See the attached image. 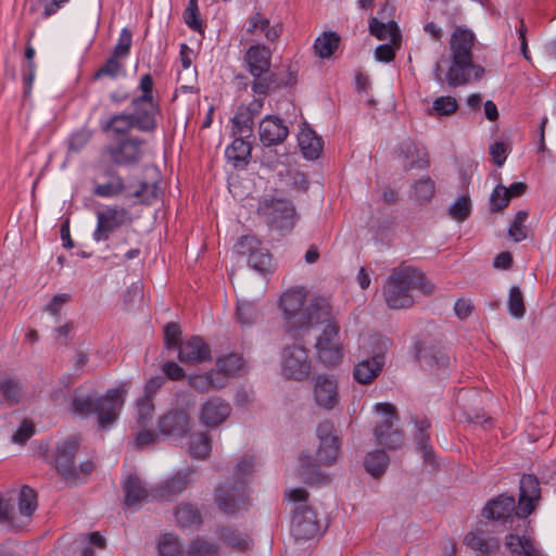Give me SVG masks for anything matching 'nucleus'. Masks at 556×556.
<instances>
[{
  "mask_svg": "<svg viewBox=\"0 0 556 556\" xmlns=\"http://www.w3.org/2000/svg\"><path fill=\"white\" fill-rule=\"evenodd\" d=\"M235 250L238 254L248 255V263L253 269L260 273L269 269L271 256L255 237L242 236L235 244Z\"/></svg>",
  "mask_w": 556,
  "mask_h": 556,
  "instance_id": "17",
  "label": "nucleus"
},
{
  "mask_svg": "<svg viewBox=\"0 0 556 556\" xmlns=\"http://www.w3.org/2000/svg\"><path fill=\"white\" fill-rule=\"evenodd\" d=\"M77 448L78 441L75 438H70L56 446L54 464L65 479L78 478V470L74 463Z\"/></svg>",
  "mask_w": 556,
  "mask_h": 556,
  "instance_id": "20",
  "label": "nucleus"
},
{
  "mask_svg": "<svg viewBox=\"0 0 556 556\" xmlns=\"http://www.w3.org/2000/svg\"><path fill=\"white\" fill-rule=\"evenodd\" d=\"M254 469V458L244 455L233 469L232 481L222 483L215 490V503L225 514H237L247 508V482Z\"/></svg>",
  "mask_w": 556,
  "mask_h": 556,
  "instance_id": "5",
  "label": "nucleus"
},
{
  "mask_svg": "<svg viewBox=\"0 0 556 556\" xmlns=\"http://www.w3.org/2000/svg\"><path fill=\"white\" fill-rule=\"evenodd\" d=\"M528 217V211H518L514 220L509 225L508 235L515 242H520L527 238L526 223Z\"/></svg>",
  "mask_w": 556,
  "mask_h": 556,
  "instance_id": "53",
  "label": "nucleus"
},
{
  "mask_svg": "<svg viewBox=\"0 0 556 556\" xmlns=\"http://www.w3.org/2000/svg\"><path fill=\"white\" fill-rule=\"evenodd\" d=\"M281 370L285 377L303 380L309 376L312 362L307 349L300 343L286 346L281 357Z\"/></svg>",
  "mask_w": 556,
  "mask_h": 556,
  "instance_id": "12",
  "label": "nucleus"
},
{
  "mask_svg": "<svg viewBox=\"0 0 556 556\" xmlns=\"http://www.w3.org/2000/svg\"><path fill=\"white\" fill-rule=\"evenodd\" d=\"M258 29L262 30L265 35V38L269 41H275L278 39L282 33V26L280 23L270 25V22L267 17L263 16L260 13V25Z\"/></svg>",
  "mask_w": 556,
  "mask_h": 556,
  "instance_id": "63",
  "label": "nucleus"
},
{
  "mask_svg": "<svg viewBox=\"0 0 556 556\" xmlns=\"http://www.w3.org/2000/svg\"><path fill=\"white\" fill-rule=\"evenodd\" d=\"M516 510L515 497L501 494L485 504L482 509V516L486 519L506 520L514 513L516 514Z\"/></svg>",
  "mask_w": 556,
  "mask_h": 556,
  "instance_id": "27",
  "label": "nucleus"
},
{
  "mask_svg": "<svg viewBox=\"0 0 556 556\" xmlns=\"http://www.w3.org/2000/svg\"><path fill=\"white\" fill-rule=\"evenodd\" d=\"M470 213H471L470 201L465 195L458 197L454 201V203L448 207V215L458 222H463L466 218H468Z\"/></svg>",
  "mask_w": 556,
  "mask_h": 556,
  "instance_id": "56",
  "label": "nucleus"
},
{
  "mask_svg": "<svg viewBox=\"0 0 556 556\" xmlns=\"http://www.w3.org/2000/svg\"><path fill=\"white\" fill-rule=\"evenodd\" d=\"M420 363L432 370H445L450 366V356L442 348L429 346L418 352Z\"/></svg>",
  "mask_w": 556,
  "mask_h": 556,
  "instance_id": "33",
  "label": "nucleus"
},
{
  "mask_svg": "<svg viewBox=\"0 0 556 556\" xmlns=\"http://www.w3.org/2000/svg\"><path fill=\"white\" fill-rule=\"evenodd\" d=\"M433 287L427 282L425 275L410 266H400L392 270L383 285L387 305L392 309L408 308L414 303V290L432 292Z\"/></svg>",
  "mask_w": 556,
  "mask_h": 556,
  "instance_id": "3",
  "label": "nucleus"
},
{
  "mask_svg": "<svg viewBox=\"0 0 556 556\" xmlns=\"http://www.w3.org/2000/svg\"><path fill=\"white\" fill-rule=\"evenodd\" d=\"M217 534L225 544L239 552H245L250 546L248 534L238 529L223 527L217 530Z\"/></svg>",
  "mask_w": 556,
  "mask_h": 556,
  "instance_id": "41",
  "label": "nucleus"
},
{
  "mask_svg": "<svg viewBox=\"0 0 556 556\" xmlns=\"http://www.w3.org/2000/svg\"><path fill=\"white\" fill-rule=\"evenodd\" d=\"M505 546L514 555L543 556L541 551L526 535L508 534L505 539Z\"/></svg>",
  "mask_w": 556,
  "mask_h": 556,
  "instance_id": "37",
  "label": "nucleus"
},
{
  "mask_svg": "<svg viewBox=\"0 0 556 556\" xmlns=\"http://www.w3.org/2000/svg\"><path fill=\"white\" fill-rule=\"evenodd\" d=\"M17 509L22 517L30 518L37 509V494L28 485H23L17 497Z\"/></svg>",
  "mask_w": 556,
  "mask_h": 556,
  "instance_id": "48",
  "label": "nucleus"
},
{
  "mask_svg": "<svg viewBox=\"0 0 556 556\" xmlns=\"http://www.w3.org/2000/svg\"><path fill=\"white\" fill-rule=\"evenodd\" d=\"M176 350L182 363L197 364L211 359L210 346L198 336L180 341Z\"/></svg>",
  "mask_w": 556,
  "mask_h": 556,
  "instance_id": "22",
  "label": "nucleus"
},
{
  "mask_svg": "<svg viewBox=\"0 0 556 556\" xmlns=\"http://www.w3.org/2000/svg\"><path fill=\"white\" fill-rule=\"evenodd\" d=\"M268 226L278 231H290L296 222L293 204L285 199L265 200L258 207Z\"/></svg>",
  "mask_w": 556,
  "mask_h": 556,
  "instance_id": "9",
  "label": "nucleus"
},
{
  "mask_svg": "<svg viewBox=\"0 0 556 556\" xmlns=\"http://www.w3.org/2000/svg\"><path fill=\"white\" fill-rule=\"evenodd\" d=\"M217 546L202 538L193 540L188 548V556H217Z\"/></svg>",
  "mask_w": 556,
  "mask_h": 556,
  "instance_id": "55",
  "label": "nucleus"
},
{
  "mask_svg": "<svg viewBox=\"0 0 556 556\" xmlns=\"http://www.w3.org/2000/svg\"><path fill=\"white\" fill-rule=\"evenodd\" d=\"M231 122L233 135H239L241 137L251 136L254 125L252 114L240 110L235 114Z\"/></svg>",
  "mask_w": 556,
  "mask_h": 556,
  "instance_id": "51",
  "label": "nucleus"
},
{
  "mask_svg": "<svg viewBox=\"0 0 556 556\" xmlns=\"http://www.w3.org/2000/svg\"><path fill=\"white\" fill-rule=\"evenodd\" d=\"M127 211L116 206H108L97 212V226L92 232L94 242L108 241L111 235L116 231L125 222Z\"/></svg>",
  "mask_w": 556,
  "mask_h": 556,
  "instance_id": "18",
  "label": "nucleus"
},
{
  "mask_svg": "<svg viewBox=\"0 0 556 556\" xmlns=\"http://www.w3.org/2000/svg\"><path fill=\"white\" fill-rule=\"evenodd\" d=\"M316 434L319 441L315 458L309 454H301L299 473L306 483L319 484L328 480L319 467L321 465H331L336 462L340 451V440L336 434L331 422L318 425Z\"/></svg>",
  "mask_w": 556,
  "mask_h": 556,
  "instance_id": "2",
  "label": "nucleus"
},
{
  "mask_svg": "<svg viewBox=\"0 0 556 556\" xmlns=\"http://www.w3.org/2000/svg\"><path fill=\"white\" fill-rule=\"evenodd\" d=\"M110 181L98 184L94 187V195L109 199L114 198L129 189L119 174L113 172L110 174Z\"/></svg>",
  "mask_w": 556,
  "mask_h": 556,
  "instance_id": "42",
  "label": "nucleus"
},
{
  "mask_svg": "<svg viewBox=\"0 0 556 556\" xmlns=\"http://www.w3.org/2000/svg\"><path fill=\"white\" fill-rule=\"evenodd\" d=\"M119 59L121 58L111 54L104 64L94 73L93 79L98 80L103 77L116 79L121 76H125L126 72Z\"/></svg>",
  "mask_w": 556,
  "mask_h": 556,
  "instance_id": "50",
  "label": "nucleus"
},
{
  "mask_svg": "<svg viewBox=\"0 0 556 556\" xmlns=\"http://www.w3.org/2000/svg\"><path fill=\"white\" fill-rule=\"evenodd\" d=\"M399 156L402 157V164L405 169L426 168L429 166L427 152L419 148L410 139L403 140L399 148Z\"/></svg>",
  "mask_w": 556,
  "mask_h": 556,
  "instance_id": "28",
  "label": "nucleus"
},
{
  "mask_svg": "<svg viewBox=\"0 0 556 556\" xmlns=\"http://www.w3.org/2000/svg\"><path fill=\"white\" fill-rule=\"evenodd\" d=\"M465 544L477 552L479 556H489L498 547V541L494 538H486L480 529L467 533Z\"/></svg>",
  "mask_w": 556,
  "mask_h": 556,
  "instance_id": "35",
  "label": "nucleus"
},
{
  "mask_svg": "<svg viewBox=\"0 0 556 556\" xmlns=\"http://www.w3.org/2000/svg\"><path fill=\"white\" fill-rule=\"evenodd\" d=\"M131 42V31L127 27H124L119 33L117 43L115 45L112 54L121 59L126 58L129 54Z\"/></svg>",
  "mask_w": 556,
  "mask_h": 556,
  "instance_id": "59",
  "label": "nucleus"
},
{
  "mask_svg": "<svg viewBox=\"0 0 556 556\" xmlns=\"http://www.w3.org/2000/svg\"><path fill=\"white\" fill-rule=\"evenodd\" d=\"M369 33L379 40L389 39L392 43L401 38L399 26L394 21L384 23L377 17L369 20Z\"/></svg>",
  "mask_w": 556,
  "mask_h": 556,
  "instance_id": "39",
  "label": "nucleus"
},
{
  "mask_svg": "<svg viewBox=\"0 0 556 556\" xmlns=\"http://www.w3.org/2000/svg\"><path fill=\"white\" fill-rule=\"evenodd\" d=\"M225 156L236 168H245L251 157V146L240 136L226 148Z\"/></svg>",
  "mask_w": 556,
  "mask_h": 556,
  "instance_id": "32",
  "label": "nucleus"
},
{
  "mask_svg": "<svg viewBox=\"0 0 556 556\" xmlns=\"http://www.w3.org/2000/svg\"><path fill=\"white\" fill-rule=\"evenodd\" d=\"M124 503L127 507H134L148 496V490L137 476L128 477L123 484Z\"/></svg>",
  "mask_w": 556,
  "mask_h": 556,
  "instance_id": "38",
  "label": "nucleus"
},
{
  "mask_svg": "<svg viewBox=\"0 0 556 556\" xmlns=\"http://www.w3.org/2000/svg\"><path fill=\"white\" fill-rule=\"evenodd\" d=\"M491 208L493 211H501L508 204L506 188L498 185L494 188L490 197Z\"/></svg>",
  "mask_w": 556,
  "mask_h": 556,
  "instance_id": "64",
  "label": "nucleus"
},
{
  "mask_svg": "<svg viewBox=\"0 0 556 556\" xmlns=\"http://www.w3.org/2000/svg\"><path fill=\"white\" fill-rule=\"evenodd\" d=\"M258 301L237 299L236 320L244 330L251 328L260 317Z\"/></svg>",
  "mask_w": 556,
  "mask_h": 556,
  "instance_id": "36",
  "label": "nucleus"
},
{
  "mask_svg": "<svg viewBox=\"0 0 556 556\" xmlns=\"http://www.w3.org/2000/svg\"><path fill=\"white\" fill-rule=\"evenodd\" d=\"M475 35L472 31L457 27L451 35V59H472Z\"/></svg>",
  "mask_w": 556,
  "mask_h": 556,
  "instance_id": "29",
  "label": "nucleus"
},
{
  "mask_svg": "<svg viewBox=\"0 0 556 556\" xmlns=\"http://www.w3.org/2000/svg\"><path fill=\"white\" fill-rule=\"evenodd\" d=\"M231 404L219 397H207L199 408L198 418L200 424L207 429H216L224 424L231 415Z\"/></svg>",
  "mask_w": 556,
  "mask_h": 556,
  "instance_id": "14",
  "label": "nucleus"
},
{
  "mask_svg": "<svg viewBox=\"0 0 556 556\" xmlns=\"http://www.w3.org/2000/svg\"><path fill=\"white\" fill-rule=\"evenodd\" d=\"M313 393L316 405L323 409H332L339 403L338 383L331 376L318 375Z\"/></svg>",
  "mask_w": 556,
  "mask_h": 556,
  "instance_id": "21",
  "label": "nucleus"
},
{
  "mask_svg": "<svg viewBox=\"0 0 556 556\" xmlns=\"http://www.w3.org/2000/svg\"><path fill=\"white\" fill-rule=\"evenodd\" d=\"M175 518L180 528L193 529L202 522L197 507L191 504H181L175 510Z\"/></svg>",
  "mask_w": 556,
  "mask_h": 556,
  "instance_id": "43",
  "label": "nucleus"
},
{
  "mask_svg": "<svg viewBox=\"0 0 556 556\" xmlns=\"http://www.w3.org/2000/svg\"><path fill=\"white\" fill-rule=\"evenodd\" d=\"M307 291L304 287H295L285 291L279 298V308L282 312L283 328L290 339L298 340L311 328L328 318L330 301L326 298L315 296L307 301Z\"/></svg>",
  "mask_w": 556,
  "mask_h": 556,
  "instance_id": "1",
  "label": "nucleus"
},
{
  "mask_svg": "<svg viewBox=\"0 0 556 556\" xmlns=\"http://www.w3.org/2000/svg\"><path fill=\"white\" fill-rule=\"evenodd\" d=\"M132 110L134 112L129 114L119 113L111 116L105 123L102 124V129L104 131L112 130L115 135H126L134 127L144 132L153 131L154 129H146L140 127V114L138 108H132Z\"/></svg>",
  "mask_w": 556,
  "mask_h": 556,
  "instance_id": "26",
  "label": "nucleus"
},
{
  "mask_svg": "<svg viewBox=\"0 0 556 556\" xmlns=\"http://www.w3.org/2000/svg\"><path fill=\"white\" fill-rule=\"evenodd\" d=\"M212 451L211 439L204 432H194L188 438V452L193 458H205Z\"/></svg>",
  "mask_w": 556,
  "mask_h": 556,
  "instance_id": "45",
  "label": "nucleus"
},
{
  "mask_svg": "<svg viewBox=\"0 0 556 556\" xmlns=\"http://www.w3.org/2000/svg\"><path fill=\"white\" fill-rule=\"evenodd\" d=\"M68 0H30L29 12L35 13L43 2L42 18L54 15Z\"/></svg>",
  "mask_w": 556,
  "mask_h": 556,
  "instance_id": "57",
  "label": "nucleus"
},
{
  "mask_svg": "<svg viewBox=\"0 0 556 556\" xmlns=\"http://www.w3.org/2000/svg\"><path fill=\"white\" fill-rule=\"evenodd\" d=\"M383 365L384 357L381 354L365 358L355 365L353 371L354 379L362 384H367L380 374Z\"/></svg>",
  "mask_w": 556,
  "mask_h": 556,
  "instance_id": "30",
  "label": "nucleus"
},
{
  "mask_svg": "<svg viewBox=\"0 0 556 556\" xmlns=\"http://www.w3.org/2000/svg\"><path fill=\"white\" fill-rule=\"evenodd\" d=\"M146 141L139 137H127L108 144L103 155L116 166L130 167L137 165L143 155Z\"/></svg>",
  "mask_w": 556,
  "mask_h": 556,
  "instance_id": "10",
  "label": "nucleus"
},
{
  "mask_svg": "<svg viewBox=\"0 0 556 556\" xmlns=\"http://www.w3.org/2000/svg\"><path fill=\"white\" fill-rule=\"evenodd\" d=\"M0 392L11 403H17L21 395V386L10 378L0 379Z\"/></svg>",
  "mask_w": 556,
  "mask_h": 556,
  "instance_id": "61",
  "label": "nucleus"
},
{
  "mask_svg": "<svg viewBox=\"0 0 556 556\" xmlns=\"http://www.w3.org/2000/svg\"><path fill=\"white\" fill-rule=\"evenodd\" d=\"M541 498V488L533 475H523L519 482V498L516 515L526 518L536 508Z\"/></svg>",
  "mask_w": 556,
  "mask_h": 556,
  "instance_id": "19",
  "label": "nucleus"
},
{
  "mask_svg": "<svg viewBox=\"0 0 556 556\" xmlns=\"http://www.w3.org/2000/svg\"><path fill=\"white\" fill-rule=\"evenodd\" d=\"M188 383L191 388L201 393L208 392L214 389H220L226 386L227 379L220 376L219 371L212 369L206 372L190 375Z\"/></svg>",
  "mask_w": 556,
  "mask_h": 556,
  "instance_id": "31",
  "label": "nucleus"
},
{
  "mask_svg": "<svg viewBox=\"0 0 556 556\" xmlns=\"http://www.w3.org/2000/svg\"><path fill=\"white\" fill-rule=\"evenodd\" d=\"M458 108L456 99L452 96H442L437 98L432 103V109L439 115H450Z\"/></svg>",
  "mask_w": 556,
  "mask_h": 556,
  "instance_id": "60",
  "label": "nucleus"
},
{
  "mask_svg": "<svg viewBox=\"0 0 556 556\" xmlns=\"http://www.w3.org/2000/svg\"><path fill=\"white\" fill-rule=\"evenodd\" d=\"M128 389V383L123 382L116 388L109 389L103 396L96 400L90 396H75L71 403V410L86 417L92 412L93 407L98 417L99 429L106 430L117 420Z\"/></svg>",
  "mask_w": 556,
  "mask_h": 556,
  "instance_id": "4",
  "label": "nucleus"
},
{
  "mask_svg": "<svg viewBox=\"0 0 556 556\" xmlns=\"http://www.w3.org/2000/svg\"><path fill=\"white\" fill-rule=\"evenodd\" d=\"M340 37L334 31H325L314 42L315 53L321 58H330L337 50Z\"/></svg>",
  "mask_w": 556,
  "mask_h": 556,
  "instance_id": "46",
  "label": "nucleus"
},
{
  "mask_svg": "<svg viewBox=\"0 0 556 556\" xmlns=\"http://www.w3.org/2000/svg\"><path fill=\"white\" fill-rule=\"evenodd\" d=\"M157 192L159 188L156 184L142 181L137 189L128 191L125 197L134 199L135 203L150 205L157 199Z\"/></svg>",
  "mask_w": 556,
  "mask_h": 556,
  "instance_id": "49",
  "label": "nucleus"
},
{
  "mask_svg": "<svg viewBox=\"0 0 556 556\" xmlns=\"http://www.w3.org/2000/svg\"><path fill=\"white\" fill-rule=\"evenodd\" d=\"M374 410L381 417L375 428L377 443L390 450L401 447L404 442V434L396 425L399 418L394 405L388 402H379L375 404Z\"/></svg>",
  "mask_w": 556,
  "mask_h": 556,
  "instance_id": "7",
  "label": "nucleus"
},
{
  "mask_svg": "<svg viewBox=\"0 0 556 556\" xmlns=\"http://www.w3.org/2000/svg\"><path fill=\"white\" fill-rule=\"evenodd\" d=\"M154 410L155 407L151 399L140 397L136 401L131 428L135 431L134 444L138 448L156 442Z\"/></svg>",
  "mask_w": 556,
  "mask_h": 556,
  "instance_id": "8",
  "label": "nucleus"
},
{
  "mask_svg": "<svg viewBox=\"0 0 556 556\" xmlns=\"http://www.w3.org/2000/svg\"><path fill=\"white\" fill-rule=\"evenodd\" d=\"M327 317L319 323L324 328L316 338L315 350L318 362L330 367L340 364L344 354L340 338V326L332 314V307L328 309Z\"/></svg>",
  "mask_w": 556,
  "mask_h": 556,
  "instance_id": "6",
  "label": "nucleus"
},
{
  "mask_svg": "<svg viewBox=\"0 0 556 556\" xmlns=\"http://www.w3.org/2000/svg\"><path fill=\"white\" fill-rule=\"evenodd\" d=\"M299 147L306 160H316L323 151V141L311 128H303L298 136Z\"/></svg>",
  "mask_w": 556,
  "mask_h": 556,
  "instance_id": "34",
  "label": "nucleus"
},
{
  "mask_svg": "<svg viewBox=\"0 0 556 556\" xmlns=\"http://www.w3.org/2000/svg\"><path fill=\"white\" fill-rule=\"evenodd\" d=\"M508 313L516 319H520L526 314V307L523 304L522 293L520 288L517 286H513L509 289L508 300H507Z\"/></svg>",
  "mask_w": 556,
  "mask_h": 556,
  "instance_id": "54",
  "label": "nucleus"
},
{
  "mask_svg": "<svg viewBox=\"0 0 556 556\" xmlns=\"http://www.w3.org/2000/svg\"><path fill=\"white\" fill-rule=\"evenodd\" d=\"M270 60L271 52L264 45H253L244 54L247 70L253 77H257L261 74H269Z\"/></svg>",
  "mask_w": 556,
  "mask_h": 556,
  "instance_id": "24",
  "label": "nucleus"
},
{
  "mask_svg": "<svg viewBox=\"0 0 556 556\" xmlns=\"http://www.w3.org/2000/svg\"><path fill=\"white\" fill-rule=\"evenodd\" d=\"M389 455L383 450H376L366 454L364 467L372 477L382 475L389 465Z\"/></svg>",
  "mask_w": 556,
  "mask_h": 556,
  "instance_id": "44",
  "label": "nucleus"
},
{
  "mask_svg": "<svg viewBox=\"0 0 556 556\" xmlns=\"http://www.w3.org/2000/svg\"><path fill=\"white\" fill-rule=\"evenodd\" d=\"M92 131L86 127L73 131L68 138V149L73 152L80 151L91 139Z\"/></svg>",
  "mask_w": 556,
  "mask_h": 556,
  "instance_id": "58",
  "label": "nucleus"
},
{
  "mask_svg": "<svg viewBox=\"0 0 556 556\" xmlns=\"http://www.w3.org/2000/svg\"><path fill=\"white\" fill-rule=\"evenodd\" d=\"M435 192V184L430 177L417 180L410 189V198L420 204L429 203Z\"/></svg>",
  "mask_w": 556,
  "mask_h": 556,
  "instance_id": "47",
  "label": "nucleus"
},
{
  "mask_svg": "<svg viewBox=\"0 0 556 556\" xmlns=\"http://www.w3.org/2000/svg\"><path fill=\"white\" fill-rule=\"evenodd\" d=\"M138 89L142 94L131 100V106L138 108L140 127L146 129L156 128V115L160 113V105L153 98V79L150 74L140 78Z\"/></svg>",
  "mask_w": 556,
  "mask_h": 556,
  "instance_id": "11",
  "label": "nucleus"
},
{
  "mask_svg": "<svg viewBox=\"0 0 556 556\" xmlns=\"http://www.w3.org/2000/svg\"><path fill=\"white\" fill-rule=\"evenodd\" d=\"M217 371L220 376H237L245 371L247 365L241 355L236 353H229L217 358L216 362Z\"/></svg>",
  "mask_w": 556,
  "mask_h": 556,
  "instance_id": "40",
  "label": "nucleus"
},
{
  "mask_svg": "<svg viewBox=\"0 0 556 556\" xmlns=\"http://www.w3.org/2000/svg\"><path fill=\"white\" fill-rule=\"evenodd\" d=\"M484 68L475 64L472 59H451L450 67L445 74L446 84L456 88L469 84L471 80L482 78Z\"/></svg>",
  "mask_w": 556,
  "mask_h": 556,
  "instance_id": "15",
  "label": "nucleus"
},
{
  "mask_svg": "<svg viewBox=\"0 0 556 556\" xmlns=\"http://www.w3.org/2000/svg\"><path fill=\"white\" fill-rule=\"evenodd\" d=\"M291 534L296 541H307L320 534L316 515L306 505L296 506L292 513Z\"/></svg>",
  "mask_w": 556,
  "mask_h": 556,
  "instance_id": "16",
  "label": "nucleus"
},
{
  "mask_svg": "<svg viewBox=\"0 0 556 556\" xmlns=\"http://www.w3.org/2000/svg\"><path fill=\"white\" fill-rule=\"evenodd\" d=\"M288 132V127L278 116L267 115L260 123V140L265 147L281 143L287 138Z\"/></svg>",
  "mask_w": 556,
  "mask_h": 556,
  "instance_id": "23",
  "label": "nucleus"
},
{
  "mask_svg": "<svg viewBox=\"0 0 556 556\" xmlns=\"http://www.w3.org/2000/svg\"><path fill=\"white\" fill-rule=\"evenodd\" d=\"M191 429V417L182 409H170L156 420V440L162 438L178 440Z\"/></svg>",
  "mask_w": 556,
  "mask_h": 556,
  "instance_id": "13",
  "label": "nucleus"
},
{
  "mask_svg": "<svg viewBox=\"0 0 556 556\" xmlns=\"http://www.w3.org/2000/svg\"><path fill=\"white\" fill-rule=\"evenodd\" d=\"M156 547L160 556H177L180 553L181 544L177 536L165 533L159 536Z\"/></svg>",
  "mask_w": 556,
  "mask_h": 556,
  "instance_id": "52",
  "label": "nucleus"
},
{
  "mask_svg": "<svg viewBox=\"0 0 556 556\" xmlns=\"http://www.w3.org/2000/svg\"><path fill=\"white\" fill-rule=\"evenodd\" d=\"M180 327L176 323H169L164 328V345L167 350H176L179 345Z\"/></svg>",
  "mask_w": 556,
  "mask_h": 556,
  "instance_id": "62",
  "label": "nucleus"
},
{
  "mask_svg": "<svg viewBox=\"0 0 556 556\" xmlns=\"http://www.w3.org/2000/svg\"><path fill=\"white\" fill-rule=\"evenodd\" d=\"M190 475L191 470L189 468L177 471L175 475L159 484L154 490L155 494L153 496L167 501L173 500L187 489V485L190 482Z\"/></svg>",
  "mask_w": 556,
  "mask_h": 556,
  "instance_id": "25",
  "label": "nucleus"
}]
</instances>
